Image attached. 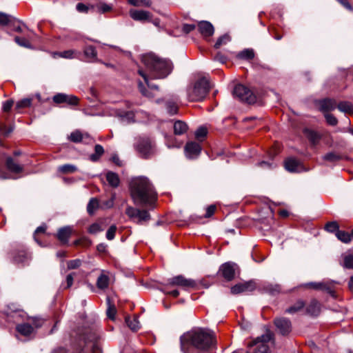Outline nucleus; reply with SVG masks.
Returning <instances> with one entry per match:
<instances>
[{"label":"nucleus","instance_id":"nucleus-21","mask_svg":"<svg viewBox=\"0 0 353 353\" xmlns=\"http://www.w3.org/2000/svg\"><path fill=\"white\" fill-rule=\"evenodd\" d=\"M72 232V229L70 226L61 228L58 230L57 237L61 242V243L65 244L68 242Z\"/></svg>","mask_w":353,"mask_h":353},{"label":"nucleus","instance_id":"nucleus-10","mask_svg":"<svg viewBox=\"0 0 353 353\" xmlns=\"http://www.w3.org/2000/svg\"><path fill=\"white\" fill-rule=\"evenodd\" d=\"M238 270L239 267L236 263L227 262L221 265L219 268V272L225 279L232 281L234 278L236 272Z\"/></svg>","mask_w":353,"mask_h":353},{"label":"nucleus","instance_id":"nucleus-47","mask_svg":"<svg viewBox=\"0 0 353 353\" xmlns=\"http://www.w3.org/2000/svg\"><path fill=\"white\" fill-rule=\"evenodd\" d=\"M31 104H32V99L31 98L23 99L17 101L15 108L19 111L22 108L30 107L31 105Z\"/></svg>","mask_w":353,"mask_h":353},{"label":"nucleus","instance_id":"nucleus-63","mask_svg":"<svg viewBox=\"0 0 353 353\" xmlns=\"http://www.w3.org/2000/svg\"><path fill=\"white\" fill-rule=\"evenodd\" d=\"M139 91L141 92V93L145 96V97H153V94H152V93L148 90V89L144 86V85L143 84L142 82L139 81Z\"/></svg>","mask_w":353,"mask_h":353},{"label":"nucleus","instance_id":"nucleus-17","mask_svg":"<svg viewBox=\"0 0 353 353\" xmlns=\"http://www.w3.org/2000/svg\"><path fill=\"white\" fill-rule=\"evenodd\" d=\"M5 165L8 171L14 174H20L23 171V165L16 162L12 157H7Z\"/></svg>","mask_w":353,"mask_h":353},{"label":"nucleus","instance_id":"nucleus-45","mask_svg":"<svg viewBox=\"0 0 353 353\" xmlns=\"http://www.w3.org/2000/svg\"><path fill=\"white\" fill-rule=\"evenodd\" d=\"M238 57L242 59L251 60L254 57V52L252 49H245L240 52Z\"/></svg>","mask_w":353,"mask_h":353},{"label":"nucleus","instance_id":"nucleus-35","mask_svg":"<svg viewBox=\"0 0 353 353\" xmlns=\"http://www.w3.org/2000/svg\"><path fill=\"white\" fill-rule=\"evenodd\" d=\"M103 153V148L101 145L97 144L94 147V153L90 156V159L93 162H96L100 159Z\"/></svg>","mask_w":353,"mask_h":353},{"label":"nucleus","instance_id":"nucleus-56","mask_svg":"<svg viewBox=\"0 0 353 353\" xmlns=\"http://www.w3.org/2000/svg\"><path fill=\"white\" fill-rule=\"evenodd\" d=\"M117 230V228L115 225H112L106 232V238L109 241H112L115 237V234Z\"/></svg>","mask_w":353,"mask_h":353},{"label":"nucleus","instance_id":"nucleus-55","mask_svg":"<svg viewBox=\"0 0 353 353\" xmlns=\"http://www.w3.org/2000/svg\"><path fill=\"white\" fill-rule=\"evenodd\" d=\"M170 287H166L165 283L163 284V288L161 289V290L165 294H169L173 297H177L179 296V291L176 289L173 290H169Z\"/></svg>","mask_w":353,"mask_h":353},{"label":"nucleus","instance_id":"nucleus-18","mask_svg":"<svg viewBox=\"0 0 353 353\" xmlns=\"http://www.w3.org/2000/svg\"><path fill=\"white\" fill-rule=\"evenodd\" d=\"M305 286L314 289L321 290L326 291L331 296H334V291L333 290L331 284L327 282H310L305 284Z\"/></svg>","mask_w":353,"mask_h":353},{"label":"nucleus","instance_id":"nucleus-33","mask_svg":"<svg viewBox=\"0 0 353 353\" xmlns=\"http://www.w3.org/2000/svg\"><path fill=\"white\" fill-rule=\"evenodd\" d=\"M106 179L108 183L113 188H117L119 185V176L114 172H108L106 174Z\"/></svg>","mask_w":353,"mask_h":353},{"label":"nucleus","instance_id":"nucleus-62","mask_svg":"<svg viewBox=\"0 0 353 353\" xmlns=\"http://www.w3.org/2000/svg\"><path fill=\"white\" fill-rule=\"evenodd\" d=\"M121 117L123 121L130 123L134 121V114L132 111H128L125 112L123 114H121Z\"/></svg>","mask_w":353,"mask_h":353},{"label":"nucleus","instance_id":"nucleus-9","mask_svg":"<svg viewBox=\"0 0 353 353\" xmlns=\"http://www.w3.org/2000/svg\"><path fill=\"white\" fill-rule=\"evenodd\" d=\"M125 214L130 219H137V223L142 224L150 219V214L146 210H140L131 206H128L125 209Z\"/></svg>","mask_w":353,"mask_h":353},{"label":"nucleus","instance_id":"nucleus-14","mask_svg":"<svg viewBox=\"0 0 353 353\" xmlns=\"http://www.w3.org/2000/svg\"><path fill=\"white\" fill-rule=\"evenodd\" d=\"M184 150L187 158L196 159L201 152V146L199 143L190 141L186 143Z\"/></svg>","mask_w":353,"mask_h":353},{"label":"nucleus","instance_id":"nucleus-41","mask_svg":"<svg viewBox=\"0 0 353 353\" xmlns=\"http://www.w3.org/2000/svg\"><path fill=\"white\" fill-rule=\"evenodd\" d=\"M125 323L128 327L132 331H137L139 329V322L137 318H125Z\"/></svg>","mask_w":353,"mask_h":353},{"label":"nucleus","instance_id":"nucleus-32","mask_svg":"<svg viewBox=\"0 0 353 353\" xmlns=\"http://www.w3.org/2000/svg\"><path fill=\"white\" fill-rule=\"evenodd\" d=\"M337 108L342 112L353 114V105L348 101H342L337 105Z\"/></svg>","mask_w":353,"mask_h":353},{"label":"nucleus","instance_id":"nucleus-25","mask_svg":"<svg viewBox=\"0 0 353 353\" xmlns=\"http://www.w3.org/2000/svg\"><path fill=\"white\" fill-rule=\"evenodd\" d=\"M307 313L311 316H318L321 312V304L316 300L312 299L306 307Z\"/></svg>","mask_w":353,"mask_h":353},{"label":"nucleus","instance_id":"nucleus-49","mask_svg":"<svg viewBox=\"0 0 353 353\" xmlns=\"http://www.w3.org/2000/svg\"><path fill=\"white\" fill-rule=\"evenodd\" d=\"M325 229L331 233H336L339 230V225L336 221H331L326 223Z\"/></svg>","mask_w":353,"mask_h":353},{"label":"nucleus","instance_id":"nucleus-30","mask_svg":"<svg viewBox=\"0 0 353 353\" xmlns=\"http://www.w3.org/2000/svg\"><path fill=\"white\" fill-rule=\"evenodd\" d=\"M17 331L23 336H29L33 332V327L28 323L19 324L16 327Z\"/></svg>","mask_w":353,"mask_h":353},{"label":"nucleus","instance_id":"nucleus-13","mask_svg":"<svg viewBox=\"0 0 353 353\" xmlns=\"http://www.w3.org/2000/svg\"><path fill=\"white\" fill-rule=\"evenodd\" d=\"M53 101L57 104L65 103L70 105H77L79 103V98L74 95L58 93L53 97Z\"/></svg>","mask_w":353,"mask_h":353},{"label":"nucleus","instance_id":"nucleus-48","mask_svg":"<svg viewBox=\"0 0 353 353\" xmlns=\"http://www.w3.org/2000/svg\"><path fill=\"white\" fill-rule=\"evenodd\" d=\"M103 230V228L102 227L101 224L98 222L92 223L88 230V232L92 234H96Z\"/></svg>","mask_w":353,"mask_h":353},{"label":"nucleus","instance_id":"nucleus-24","mask_svg":"<svg viewBox=\"0 0 353 353\" xmlns=\"http://www.w3.org/2000/svg\"><path fill=\"white\" fill-rule=\"evenodd\" d=\"M83 54L87 59V61L95 62L97 61V52L93 46H85L83 49Z\"/></svg>","mask_w":353,"mask_h":353},{"label":"nucleus","instance_id":"nucleus-57","mask_svg":"<svg viewBox=\"0 0 353 353\" xmlns=\"http://www.w3.org/2000/svg\"><path fill=\"white\" fill-rule=\"evenodd\" d=\"M13 131V127H7L4 123H0V133L3 136H8Z\"/></svg>","mask_w":353,"mask_h":353},{"label":"nucleus","instance_id":"nucleus-27","mask_svg":"<svg viewBox=\"0 0 353 353\" xmlns=\"http://www.w3.org/2000/svg\"><path fill=\"white\" fill-rule=\"evenodd\" d=\"M30 255L25 251L18 252L13 256V261L16 263L26 264L30 260Z\"/></svg>","mask_w":353,"mask_h":353},{"label":"nucleus","instance_id":"nucleus-3","mask_svg":"<svg viewBox=\"0 0 353 353\" xmlns=\"http://www.w3.org/2000/svg\"><path fill=\"white\" fill-rule=\"evenodd\" d=\"M141 60L152 79L165 78L172 70V63L169 59H161L153 53L143 55Z\"/></svg>","mask_w":353,"mask_h":353},{"label":"nucleus","instance_id":"nucleus-44","mask_svg":"<svg viewBox=\"0 0 353 353\" xmlns=\"http://www.w3.org/2000/svg\"><path fill=\"white\" fill-rule=\"evenodd\" d=\"M138 73L140 76H141L143 78L149 89L155 90H159L158 85L149 83L148 74H147L146 72H145L143 69H139L138 70Z\"/></svg>","mask_w":353,"mask_h":353},{"label":"nucleus","instance_id":"nucleus-4","mask_svg":"<svg viewBox=\"0 0 353 353\" xmlns=\"http://www.w3.org/2000/svg\"><path fill=\"white\" fill-rule=\"evenodd\" d=\"M211 88L209 80L205 77L199 79L192 86L187 89V95L190 101L203 100Z\"/></svg>","mask_w":353,"mask_h":353},{"label":"nucleus","instance_id":"nucleus-16","mask_svg":"<svg viewBox=\"0 0 353 353\" xmlns=\"http://www.w3.org/2000/svg\"><path fill=\"white\" fill-rule=\"evenodd\" d=\"M285 168L290 172H301L305 170L303 165L298 159L288 158L284 163Z\"/></svg>","mask_w":353,"mask_h":353},{"label":"nucleus","instance_id":"nucleus-34","mask_svg":"<svg viewBox=\"0 0 353 353\" xmlns=\"http://www.w3.org/2000/svg\"><path fill=\"white\" fill-rule=\"evenodd\" d=\"M109 277L104 274H101L97 279V286L99 289L105 290L108 288L109 285Z\"/></svg>","mask_w":353,"mask_h":353},{"label":"nucleus","instance_id":"nucleus-37","mask_svg":"<svg viewBox=\"0 0 353 353\" xmlns=\"http://www.w3.org/2000/svg\"><path fill=\"white\" fill-rule=\"evenodd\" d=\"M337 239L343 243H348L351 241V234L343 230H338L336 233Z\"/></svg>","mask_w":353,"mask_h":353},{"label":"nucleus","instance_id":"nucleus-59","mask_svg":"<svg viewBox=\"0 0 353 353\" xmlns=\"http://www.w3.org/2000/svg\"><path fill=\"white\" fill-rule=\"evenodd\" d=\"M207 129L204 127L199 128L195 132V137L197 139H202L207 135Z\"/></svg>","mask_w":353,"mask_h":353},{"label":"nucleus","instance_id":"nucleus-50","mask_svg":"<svg viewBox=\"0 0 353 353\" xmlns=\"http://www.w3.org/2000/svg\"><path fill=\"white\" fill-rule=\"evenodd\" d=\"M343 267L347 269H353V254H346L343 257Z\"/></svg>","mask_w":353,"mask_h":353},{"label":"nucleus","instance_id":"nucleus-22","mask_svg":"<svg viewBox=\"0 0 353 353\" xmlns=\"http://www.w3.org/2000/svg\"><path fill=\"white\" fill-rule=\"evenodd\" d=\"M198 28L200 33L205 37H210L214 33V27L208 21H201L198 25Z\"/></svg>","mask_w":353,"mask_h":353},{"label":"nucleus","instance_id":"nucleus-5","mask_svg":"<svg viewBox=\"0 0 353 353\" xmlns=\"http://www.w3.org/2000/svg\"><path fill=\"white\" fill-rule=\"evenodd\" d=\"M80 339L85 343V349L91 350L92 353H102L99 343L100 335L97 329L91 327L85 330L80 334Z\"/></svg>","mask_w":353,"mask_h":353},{"label":"nucleus","instance_id":"nucleus-19","mask_svg":"<svg viewBox=\"0 0 353 353\" xmlns=\"http://www.w3.org/2000/svg\"><path fill=\"white\" fill-rule=\"evenodd\" d=\"M68 139L70 141L74 143H80L83 140H85L87 143H89V141L92 140L88 134H83L80 130H78L71 132Z\"/></svg>","mask_w":353,"mask_h":353},{"label":"nucleus","instance_id":"nucleus-6","mask_svg":"<svg viewBox=\"0 0 353 353\" xmlns=\"http://www.w3.org/2000/svg\"><path fill=\"white\" fill-rule=\"evenodd\" d=\"M135 148L140 155L145 159L150 158L155 152L154 143L148 137H140Z\"/></svg>","mask_w":353,"mask_h":353},{"label":"nucleus","instance_id":"nucleus-64","mask_svg":"<svg viewBox=\"0 0 353 353\" xmlns=\"http://www.w3.org/2000/svg\"><path fill=\"white\" fill-rule=\"evenodd\" d=\"M14 104L13 100H7L3 103L2 109L4 112H9Z\"/></svg>","mask_w":353,"mask_h":353},{"label":"nucleus","instance_id":"nucleus-29","mask_svg":"<svg viewBox=\"0 0 353 353\" xmlns=\"http://www.w3.org/2000/svg\"><path fill=\"white\" fill-rule=\"evenodd\" d=\"M32 39V37L30 35L27 36L26 37H20L18 36H16L14 37V41L20 46L32 49V45L30 43V40Z\"/></svg>","mask_w":353,"mask_h":353},{"label":"nucleus","instance_id":"nucleus-23","mask_svg":"<svg viewBox=\"0 0 353 353\" xmlns=\"http://www.w3.org/2000/svg\"><path fill=\"white\" fill-rule=\"evenodd\" d=\"M320 109L323 112H328L334 110L337 108V104L335 100L332 99H325L319 102Z\"/></svg>","mask_w":353,"mask_h":353},{"label":"nucleus","instance_id":"nucleus-61","mask_svg":"<svg viewBox=\"0 0 353 353\" xmlns=\"http://www.w3.org/2000/svg\"><path fill=\"white\" fill-rule=\"evenodd\" d=\"M53 353H85V349L77 348V350H75V352H70L64 347H59L54 350Z\"/></svg>","mask_w":353,"mask_h":353},{"label":"nucleus","instance_id":"nucleus-8","mask_svg":"<svg viewBox=\"0 0 353 353\" xmlns=\"http://www.w3.org/2000/svg\"><path fill=\"white\" fill-rule=\"evenodd\" d=\"M233 95L240 101L248 104L254 103L256 101V97L254 92L248 88L241 84L236 85L234 87Z\"/></svg>","mask_w":353,"mask_h":353},{"label":"nucleus","instance_id":"nucleus-52","mask_svg":"<svg viewBox=\"0 0 353 353\" xmlns=\"http://www.w3.org/2000/svg\"><path fill=\"white\" fill-rule=\"evenodd\" d=\"M108 310L106 312L107 316L110 319L114 320L115 319V316L117 314L116 307L114 306V305H111L110 303L109 299H108Z\"/></svg>","mask_w":353,"mask_h":353},{"label":"nucleus","instance_id":"nucleus-42","mask_svg":"<svg viewBox=\"0 0 353 353\" xmlns=\"http://www.w3.org/2000/svg\"><path fill=\"white\" fill-rule=\"evenodd\" d=\"M304 305H305L304 302L301 300H299L296 303H294V305L288 307L285 310V312H287L288 314H295L296 312H297L299 310H301V309H303Z\"/></svg>","mask_w":353,"mask_h":353},{"label":"nucleus","instance_id":"nucleus-15","mask_svg":"<svg viewBox=\"0 0 353 353\" xmlns=\"http://www.w3.org/2000/svg\"><path fill=\"white\" fill-rule=\"evenodd\" d=\"M130 17L134 21L140 22L150 21L152 14L150 12L143 10L131 9L129 11Z\"/></svg>","mask_w":353,"mask_h":353},{"label":"nucleus","instance_id":"nucleus-43","mask_svg":"<svg viewBox=\"0 0 353 353\" xmlns=\"http://www.w3.org/2000/svg\"><path fill=\"white\" fill-rule=\"evenodd\" d=\"M323 159L325 161H329V162H336L342 159V156L339 154L331 152H328L326 154H325L323 157Z\"/></svg>","mask_w":353,"mask_h":353},{"label":"nucleus","instance_id":"nucleus-40","mask_svg":"<svg viewBox=\"0 0 353 353\" xmlns=\"http://www.w3.org/2000/svg\"><path fill=\"white\" fill-rule=\"evenodd\" d=\"M165 107L168 112L171 115L175 114L178 112V105L174 101H167L165 103Z\"/></svg>","mask_w":353,"mask_h":353},{"label":"nucleus","instance_id":"nucleus-60","mask_svg":"<svg viewBox=\"0 0 353 353\" xmlns=\"http://www.w3.org/2000/svg\"><path fill=\"white\" fill-rule=\"evenodd\" d=\"M325 118L326 119L327 123L330 125H336L338 123L337 119L332 114L325 113Z\"/></svg>","mask_w":353,"mask_h":353},{"label":"nucleus","instance_id":"nucleus-54","mask_svg":"<svg viewBox=\"0 0 353 353\" xmlns=\"http://www.w3.org/2000/svg\"><path fill=\"white\" fill-rule=\"evenodd\" d=\"M96 6L98 10L101 13H105L112 10V6L104 2H99Z\"/></svg>","mask_w":353,"mask_h":353},{"label":"nucleus","instance_id":"nucleus-20","mask_svg":"<svg viewBox=\"0 0 353 353\" xmlns=\"http://www.w3.org/2000/svg\"><path fill=\"white\" fill-rule=\"evenodd\" d=\"M303 134L313 146L316 145L321 139L319 132L308 128L304 129Z\"/></svg>","mask_w":353,"mask_h":353},{"label":"nucleus","instance_id":"nucleus-1","mask_svg":"<svg viewBox=\"0 0 353 353\" xmlns=\"http://www.w3.org/2000/svg\"><path fill=\"white\" fill-rule=\"evenodd\" d=\"M215 333L207 328L195 327L180 337L183 353H206L216 344Z\"/></svg>","mask_w":353,"mask_h":353},{"label":"nucleus","instance_id":"nucleus-51","mask_svg":"<svg viewBox=\"0 0 353 353\" xmlns=\"http://www.w3.org/2000/svg\"><path fill=\"white\" fill-rule=\"evenodd\" d=\"M230 41V37L228 34H224L219 37L216 43L214 44V48L216 49L219 48L222 45L226 44L228 42Z\"/></svg>","mask_w":353,"mask_h":353},{"label":"nucleus","instance_id":"nucleus-11","mask_svg":"<svg viewBox=\"0 0 353 353\" xmlns=\"http://www.w3.org/2000/svg\"><path fill=\"white\" fill-rule=\"evenodd\" d=\"M274 324L279 331L283 335L286 336L292 331L291 321L285 317H277L274 320Z\"/></svg>","mask_w":353,"mask_h":353},{"label":"nucleus","instance_id":"nucleus-31","mask_svg":"<svg viewBox=\"0 0 353 353\" xmlns=\"http://www.w3.org/2000/svg\"><path fill=\"white\" fill-rule=\"evenodd\" d=\"M263 290L265 292L271 295H276L280 293L281 288L278 284L268 283L263 286Z\"/></svg>","mask_w":353,"mask_h":353},{"label":"nucleus","instance_id":"nucleus-58","mask_svg":"<svg viewBox=\"0 0 353 353\" xmlns=\"http://www.w3.org/2000/svg\"><path fill=\"white\" fill-rule=\"evenodd\" d=\"M81 263H82L81 260L78 259H74V260H70V261H68V263H67L68 268L70 270L78 268L79 267L81 266Z\"/></svg>","mask_w":353,"mask_h":353},{"label":"nucleus","instance_id":"nucleus-28","mask_svg":"<svg viewBox=\"0 0 353 353\" xmlns=\"http://www.w3.org/2000/svg\"><path fill=\"white\" fill-rule=\"evenodd\" d=\"M173 128L174 134L181 135L187 132L188 127L185 122L182 121H176L174 123Z\"/></svg>","mask_w":353,"mask_h":353},{"label":"nucleus","instance_id":"nucleus-46","mask_svg":"<svg viewBox=\"0 0 353 353\" xmlns=\"http://www.w3.org/2000/svg\"><path fill=\"white\" fill-rule=\"evenodd\" d=\"M21 23H22L21 21L12 17L8 26L15 32H21L22 28L21 27Z\"/></svg>","mask_w":353,"mask_h":353},{"label":"nucleus","instance_id":"nucleus-39","mask_svg":"<svg viewBox=\"0 0 353 353\" xmlns=\"http://www.w3.org/2000/svg\"><path fill=\"white\" fill-rule=\"evenodd\" d=\"M129 4L136 7L150 8L152 6L151 0H128Z\"/></svg>","mask_w":353,"mask_h":353},{"label":"nucleus","instance_id":"nucleus-38","mask_svg":"<svg viewBox=\"0 0 353 353\" xmlns=\"http://www.w3.org/2000/svg\"><path fill=\"white\" fill-rule=\"evenodd\" d=\"M77 170V168L74 165L64 164L58 168V171L62 174H71Z\"/></svg>","mask_w":353,"mask_h":353},{"label":"nucleus","instance_id":"nucleus-12","mask_svg":"<svg viewBox=\"0 0 353 353\" xmlns=\"http://www.w3.org/2000/svg\"><path fill=\"white\" fill-rule=\"evenodd\" d=\"M256 288L254 281H249L244 283L236 284L231 288V292L233 294H237L242 292H253Z\"/></svg>","mask_w":353,"mask_h":353},{"label":"nucleus","instance_id":"nucleus-53","mask_svg":"<svg viewBox=\"0 0 353 353\" xmlns=\"http://www.w3.org/2000/svg\"><path fill=\"white\" fill-rule=\"evenodd\" d=\"M12 17L11 15L0 12V26H8Z\"/></svg>","mask_w":353,"mask_h":353},{"label":"nucleus","instance_id":"nucleus-7","mask_svg":"<svg viewBox=\"0 0 353 353\" xmlns=\"http://www.w3.org/2000/svg\"><path fill=\"white\" fill-rule=\"evenodd\" d=\"M166 287H179L184 290L194 289L196 282L192 279H187L183 275H178L168 279L165 283Z\"/></svg>","mask_w":353,"mask_h":353},{"label":"nucleus","instance_id":"nucleus-26","mask_svg":"<svg viewBox=\"0 0 353 353\" xmlns=\"http://www.w3.org/2000/svg\"><path fill=\"white\" fill-rule=\"evenodd\" d=\"M55 55H58L59 57L63 59H79L81 56V52L75 50H68L63 52H57L54 53Z\"/></svg>","mask_w":353,"mask_h":353},{"label":"nucleus","instance_id":"nucleus-2","mask_svg":"<svg viewBox=\"0 0 353 353\" xmlns=\"http://www.w3.org/2000/svg\"><path fill=\"white\" fill-rule=\"evenodd\" d=\"M131 196L135 205L154 208L157 194L149 179L145 176L134 179L130 183Z\"/></svg>","mask_w":353,"mask_h":353},{"label":"nucleus","instance_id":"nucleus-36","mask_svg":"<svg viewBox=\"0 0 353 353\" xmlns=\"http://www.w3.org/2000/svg\"><path fill=\"white\" fill-rule=\"evenodd\" d=\"M99 203L97 199L92 198L88 203L87 211L90 215H92L99 208Z\"/></svg>","mask_w":353,"mask_h":353}]
</instances>
